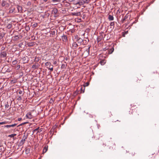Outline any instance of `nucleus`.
<instances>
[{"instance_id":"obj_3","label":"nucleus","mask_w":159,"mask_h":159,"mask_svg":"<svg viewBox=\"0 0 159 159\" xmlns=\"http://www.w3.org/2000/svg\"><path fill=\"white\" fill-rule=\"evenodd\" d=\"M7 56V53L6 52L3 51L1 53V58L6 57Z\"/></svg>"},{"instance_id":"obj_38","label":"nucleus","mask_w":159,"mask_h":159,"mask_svg":"<svg viewBox=\"0 0 159 159\" xmlns=\"http://www.w3.org/2000/svg\"><path fill=\"white\" fill-rule=\"evenodd\" d=\"M32 68L35 69L36 68V66L35 65H33L32 66Z\"/></svg>"},{"instance_id":"obj_45","label":"nucleus","mask_w":159,"mask_h":159,"mask_svg":"<svg viewBox=\"0 0 159 159\" xmlns=\"http://www.w3.org/2000/svg\"><path fill=\"white\" fill-rule=\"evenodd\" d=\"M37 25V24L36 23V24H34L33 25V26H34V27H35L36 26V25Z\"/></svg>"},{"instance_id":"obj_51","label":"nucleus","mask_w":159,"mask_h":159,"mask_svg":"<svg viewBox=\"0 0 159 159\" xmlns=\"http://www.w3.org/2000/svg\"><path fill=\"white\" fill-rule=\"evenodd\" d=\"M42 129H40V131H42V130H41Z\"/></svg>"},{"instance_id":"obj_33","label":"nucleus","mask_w":159,"mask_h":159,"mask_svg":"<svg viewBox=\"0 0 159 159\" xmlns=\"http://www.w3.org/2000/svg\"><path fill=\"white\" fill-rule=\"evenodd\" d=\"M22 98L20 96H19L17 98V100L18 101H20L21 100Z\"/></svg>"},{"instance_id":"obj_37","label":"nucleus","mask_w":159,"mask_h":159,"mask_svg":"<svg viewBox=\"0 0 159 159\" xmlns=\"http://www.w3.org/2000/svg\"><path fill=\"white\" fill-rule=\"evenodd\" d=\"M5 123V122H0V125H3Z\"/></svg>"},{"instance_id":"obj_24","label":"nucleus","mask_w":159,"mask_h":159,"mask_svg":"<svg viewBox=\"0 0 159 159\" xmlns=\"http://www.w3.org/2000/svg\"><path fill=\"white\" fill-rule=\"evenodd\" d=\"M16 134H11L8 136L9 137H11V138H13L14 137V136H16Z\"/></svg>"},{"instance_id":"obj_52","label":"nucleus","mask_w":159,"mask_h":159,"mask_svg":"<svg viewBox=\"0 0 159 159\" xmlns=\"http://www.w3.org/2000/svg\"><path fill=\"white\" fill-rule=\"evenodd\" d=\"M54 16L56 17V16H56V15H55V16Z\"/></svg>"},{"instance_id":"obj_2","label":"nucleus","mask_w":159,"mask_h":159,"mask_svg":"<svg viewBox=\"0 0 159 159\" xmlns=\"http://www.w3.org/2000/svg\"><path fill=\"white\" fill-rule=\"evenodd\" d=\"M85 3V2L84 0H81L80 1L77 2L75 4V5L78 4L80 6L83 5Z\"/></svg>"},{"instance_id":"obj_17","label":"nucleus","mask_w":159,"mask_h":159,"mask_svg":"<svg viewBox=\"0 0 159 159\" xmlns=\"http://www.w3.org/2000/svg\"><path fill=\"white\" fill-rule=\"evenodd\" d=\"M100 63L102 65H103L105 64L106 61L105 60H102L100 61Z\"/></svg>"},{"instance_id":"obj_26","label":"nucleus","mask_w":159,"mask_h":159,"mask_svg":"<svg viewBox=\"0 0 159 159\" xmlns=\"http://www.w3.org/2000/svg\"><path fill=\"white\" fill-rule=\"evenodd\" d=\"M9 107V105L8 103V102H7V103L5 104V108L7 109V108H8Z\"/></svg>"},{"instance_id":"obj_36","label":"nucleus","mask_w":159,"mask_h":159,"mask_svg":"<svg viewBox=\"0 0 159 159\" xmlns=\"http://www.w3.org/2000/svg\"><path fill=\"white\" fill-rule=\"evenodd\" d=\"M114 49L113 48H112L111 49V52H110V51L109 52L110 53H111L113 52L114 51Z\"/></svg>"},{"instance_id":"obj_43","label":"nucleus","mask_w":159,"mask_h":159,"mask_svg":"<svg viewBox=\"0 0 159 159\" xmlns=\"http://www.w3.org/2000/svg\"><path fill=\"white\" fill-rule=\"evenodd\" d=\"M57 63V62L56 61H55L53 62V64L54 65L56 64Z\"/></svg>"},{"instance_id":"obj_9","label":"nucleus","mask_w":159,"mask_h":159,"mask_svg":"<svg viewBox=\"0 0 159 159\" xmlns=\"http://www.w3.org/2000/svg\"><path fill=\"white\" fill-rule=\"evenodd\" d=\"M58 12V10L57 8H54L52 11V13L56 15Z\"/></svg>"},{"instance_id":"obj_8","label":"nucleus","mask_w":159,"mask_h":159,"mask_svg":"<svg viewBox=\"0 0 159 159\" xmlns=\"http://www.w3.org/2000/svg\"><path fill=\"white\" fill-rule=\"evenodd\" d=\"M72 15L73 16H79L80 15V12H73L72 13Z\"/></svg>"},{"instance_id":"obj_6","label":"nucleus","mask_w":159,"mask_h":159,"mask_svg":"<svg viewBox=\"0 0 159 159\" xmlns=\"http://www.w3.org/2000/svg\"><path fill=\"white\" fill-rule=\"evenodd\" d=\"M48 146L45 145L43 149V153H44L46 152L48 150Z\"/></svg>"},{"instance_id":"obj_44","label":"nucleus","mask_w":159,"mask_h":159,"mask_svg":"<svg viewBox=\"0 0 159 159\" xmlns=\"http://www.w3.org/2000/svg\"><path fill=\"white\" fill-rule=\"evenodd\" d=\"M24 136H25V137H27V136H25V135H23V137L22 139H25V137H24Z\"/></svg>"},{"instance_id":"obj_16","label":"nucleus","mask_w":159,"mask_h":159,"mask_svg":"<svg viewBox=\"0 0 159 159\" xmlns=\"http://www.w3.org/2000/svg\"><path fill=\"white\" fill-rule=\"evenodd\" d=\"M48 69L50 70L51 71H52L53 70V66L51 64L50 65Z\"/></svg>"},{"instance_id":"obj_20","label":"nucleus","mask_w":159,"mask_h":159,"mask_svg":"<svg viewBox=\"0 0 159 159\" xmlns=\"http://www.w3.org/2000/svg\"><path fill=\"white\" fill-rule=\"evenodd\" d=\"M19 38V37L18 35H16L14 37L13 40H18Z\"/></svg>"},{"instance_id":"obj_31","label":"nucleus","mask_w":159,"mask_h":159,"mask_svg":"<svg viewBox=\"0 0 159 159\" xmlns=\"http://www.w3.org/2000/svg\"><path fill=\"white\" fill-rule=\"evenodd\" d=\"M31 3L30 2H28L27 3V5L28 6H30L31 5Z\"/></svg>"},{"instance_id":"obj_18","label":"nucleus","mask_w":159,"mask_h":159,"mask_svg":"<svg viewBox=\"0 0 159 159\" xmlns=\"http://www.w3.org/2000/svg\"><path fill=\"white\" fill-rule=\"evenodd\" d=\"M15 10V8H11L10 9V10H9V13H12Z\"/></svg>"},{"instance_id":"obj_42","label":"nucleus","mask_w":159,"mask_h":159,"mask_svg":"<svg viewBox=\"0 0 159 159\" xmlns=\"http://www.w3.org/2000/svg\"><path fill=\"white\" fill-rule=\"evenodd\" d=\"M22 120V118H19L18 119V120L19 121H20Z\"/></svg>"},{"instance_id":"obj_40","label":"nucleus","mask_w":159,"mask_h":159,"mask_svg":"<svg viewBox=\"0 0 159 159\" xmlns=\"http://www.w3.org/2000/svg\"><path fill=\"white\" fill-rule=\"evenodd\" d=\"M53 102V100L52 99H50V100L49 102L51 103H52Z\"/></svg>"},{"instance_id":"obj_46","label":"nucleus","mask_w":159,"mask_h":159,"mask_svg":"<svg viewBox=\"0 0 159 159\" xmlns=\"http://www.w3.org/2000/svg\"><path fill=\"white\" fill-rule=\"evenodd\" d=\"M17 67L18 68H20V65H18Z\"/></svg>"},{"instance_id":"obj_1","label":"nucleus","mask_w":159,"mask_h":159,"mask_svg":"<svg viewBox=\"0 0 159 159\" xmlns=\"http://www.w3.org/2000/svg\"><path fill=\"white\" fill-rule=\"evenodd\" d=\"M26 116L27 118L29 119H31L33 117V116L32 115L31 113L30 112H29L28 113L26 114Z\"/></svg>"},{"instance_id":"obj_15","label":"nucleus","mask_w":159,"mask_h":159,"mask_svg":"<svg viewBox=\"0 0 159 159\" xmlns=\"http://www.w3.org/2000/svg\"><path fill=\"white\" fill-rule=\"evenodd\" d=\"M60 0H52V2L54 3V5H57V3L59 2H60Z\"/></svg>"},{"instance_id":"obj_23","label":"nucleus","mask_w":159,"mask_h":159,"mask_svg":"<svg viewBox=\"0 0 159 159\" xmlns=\"http://www.w3.org/2000/svg\"><path fill=\"white\" fill-rule=\"evenodd\" d=\"M12 27V25L11 24H9L7 26V28L8 29L11 28Z\"/></svg>"},{"instance_id":"obj_27","label":"nucleus","mask_w":159,"mask_h":159,"mask_svg":"<svg viewBox=\"0 0 159 159\" xmlns=\"http://www.w3.org/2000/svg\"><path fill=\"white\" fill-rule=\"evenodd\" d=\"M51 65V63L50 62H46L45 63V65L46 66H48L49 65L50 66V65Z\"/></svg>"},{"instance_id":"obj_7","label":"nucleus","mask_w":159,"mask_h":159,"mask_svg":"<svg viewBox=\"0 0 159 159\" xmlns=\"http://www.w3.org/2000/svg\"><path fill=\"white\" fill-rule=\"evenodd\" d=\"M23 61L24 62V63H27L28 61V58L27 57H24L22 58Z\"/></svg>"},{"instance_id":"obj_53","label":"nucleus","mask_w":159,"mask_h":159,"mask_svg":"<svg viewBox=\"0 0 159 159\" xmlns=\"http://www.w3.org/2000/svg\"><path fill=\"white\" fill-rule=\"evenodd\" d=\"M40 132V131H38V132H37V133H38V132Z\"/></svg>"},{"instance_id":"obj_29","label":"nucleus","mask_w":159,"mask_h":159,"mask_svg":"<svg viewBox=\"0 0 159 159\" xmlns=\"http://www.w3.org/2000/svg\"><path fill=\"white\" fill-rule=\"evenodd\" d=\"M27 123H28V122H25L22 123L20 124V125H18V127L19 126H21V125H24L25 124H27Z\"/></svg>"},{"instance_id":"obj_10","label":"nucleus","mask_w":159,"mask_h":159,"mask_svg":"<svg viewBox=\"0 0 159 159\" xmlns=\"http://www.w3.org/2000/svg\"><path fill=\"white\" fill-rule=\"evenodd\" d=\"M108 19L109 20H114V17L113 16L111 15H109Z\"/></svg>"},{"instance_id":"obj_4","label":"nucleus","mask_w":159,"mask_h":159,"mask_svg":"<svg viewBox=\"0 0 159 159\" xmlns=\"http://www.w3.org/2000/svg\"><path fill=\"white\" fill-rule=\"evenodd\" d=\"M62 39L64 42H66L67 40V38L66 35H63L62 36Z\"/></svg>"},{"instance_id":"obj_25","label":"nucleus","mask_w":159,"mask_h":159,"mask_svg":"<svg viewBox=\"0 0 159 159\" xmlns=\"http://www.w3.org/2000/svg\"><path fill=\"white\" fill-rule=\"evenodd\" d=\"M17 62V61L15 60L12 62V64L13 65H16Z\"/></svg>"},{"instance_id":"obj_49","label":"nucleus","mask_w":159,"mask_h":159,"mask_svg":"<svg viewBox=\"0 0 159 159\" xmlns=\"http://www.w3.org/2000/svg\"><path fill=\"white\" fill-rule=\"evenodd\" d=\"M97 39H98V42H99L100 41V40H98V38H97Z\"/></svg>"},{"instance_id":"obj_35","label":"nucleus","mask_w":159,"mask_h":159,"mask_svg":"<svg viewBox=\"0 0 159 159\" xmlns=\"http://www.w3.org/2000/svg\"><path fill=\"white\" fill-rule=\"evenodd\" d=\"M30 150L29 149H26V153H28L29 152Z\"/></svg>"},{"instance_id":"obj_30","label":"nucleus","mask_w":159,"mask_h":159,"mask_svg":"<svg viewBox=\"0 0 159 159\" xmlns=\"http://www.w3.org/2000/svg\"><path fill=\"white\" fill-rule=\"evenodd\" d=\"M27 123H28V122H25L22 123L20 124V125H18V127L19 126H21V125H24L25 124H27Z\"/></svg>"},{"instance_id":"obj_11","label":"nucleus","mask_w":159,"mask_h":159,"mask_svg":"<svg viewBox=\"0 0 159 159\" xmlns=\"http://www.w3.org/2000/svg\"><path fill=\"white\" fill-rule=\"evenodd\" d=\"M110 25L111 26V28L112 30L114 29L115 26V23L114 22H111L110 23Z\"/></svg>"},{"instance_id":"obj_28","label":"nucleus","mask_w":159,"mask_h":159,"mask_svg":"<svg viewBox=\"0 0 159 159\" xmlns=\"http://www.w3.org/2000/svg\"><path fill=\"white\" fill-rule=\"evenodd\" d=\"M66 68V66L65 64H62L61 66V69L65 68Z\"/></svg>"},{"instance_id":"obj_14","label":"nucleus","mask_w":159,"mask_h":159,"mask_svg":"<svg viewBox=\"0 0 159 159\" xmlns=\"http://www.w3.org/2000/svg\"><path fill=\"white\" fill-rule=\"evenodd\" d=\"M17 9L19 12H21L22 11V7L21 6H17Z\"/></svg>"},{"instance_id":"obj_54","label":"nucleus","mask_w":159,"mask_h":159,"mask_svg":"<svg viewBox=\"0 0 159 159\" xmlns=\"http://www.w3.org/2000/svg\"><path fill=\"white\" fill-rule=\"evenodd\" d=\"M80 8V7H77L78 8Z\"/></svg>"},{"instance_id":"obj_19","label":"nucleus","mask_w":159,"mask_h":159,"mask_svg":"<svg viewBox=\"0 0 159 159\" xmlns=\"http://www.w3.org/2000/svg\"><path fill=\"white\" fill-rule=\"evenodd\" d=\"M90 47L89 46L88 48L85 51V52H86L87 53H88V54H89V50H90Z\"/></svg>"},{"instance_id":"obj_5","label":"nucleus","mask_w":159,"mask_h":159,"mask_svg":"<svg viewBox=\"0 0 159 159\" xmlns=\"http://www.w3.org/2000/svg\"><path fill=\"white\" fill-rule=\"evenodd\" d=\"M17 125V124L15 123L11 125H7L5 126V127L7 128L10 127H14L16 125Z\"/></svg>"},{"instance_id":"obj_21","label":"nucleus","mask_w":159,"mask_h":159,"mask_svg":"<svg viewBox=\"0 0 159 159\" xmlns=\"http://www.w3.org/2000/svg\"><path fill=\"white\" fill-rule=\"evenodd\" d=\"M6 2L5 1L3 0L2 3V6L4 7L6 5Z\"/></svg>"},{"instance_id":"obj_41","label":"nucleus","mask_w":159,"mask_h":159,"mask_svg":"<svg viewBox=\"0 0 159 159\" xmlns=\"http://www.w3.org/2000/svg\"><path fill=\"white\" fill-rule=\"evenodd\" d=\"M23 93V91H22L20 90L19 92V94H21Z\"/></svg>"},{"instance_id":"obj_32","label":"nucleus","mask_w":159,"mask_h":159,"mask_svg":"<svg viewBox=\"0 0 159 159\" xmlns=\"http://www.w3.org/2000/svg\"><path fill=\"white\" fill-rule=\"evenodd\" d=\"M127 16H125L124 18L122 20V22H124V21L127 18Z\"/></svg>"},{"instance_id":"obj_13","label":"nucleus","mask_w":159,"mask_h":159,"mask_svg":"<svg viewBox=\"0 0 159 159\" xmlns=\"http://www.w3.org/2000/svg\"><path fill=\"white\" fill-rule=\"evenodd\" d=\"M78 46V44L75 42L74 43L72 44V47L74 49H76Z\"/></svg>"},{"instance_id":"obj_34","label":"nucleus","mask_w":159,"mask_h":159,"mask_svg":"<svg viewBox=\"0 0 159 159\" xmlns=\"http://www.w3.org/2000/svg\"><path fill=\"white\" fill-rule=\"evenodd\" d=\"M39 129V127L34 129L33 131V133H34V132H35V131H37Z\"/></svg>"},{"instance_id":"obj_48","label":"nucleus","mask_w":159,"mask_h":159,"mask_svg":"<svg viewBox=\"0 0 159 159\" xmlns=\"http://www.w3.org/2000/svg\"><path fill=\"white\" fill-rule=\"evenodd\" d=\"M74 0H69V1L70 2H71V1H73Z\"/></svg>"},{"instance_id":"obj_50","label":"nucleus","mask_w":159,"mask_h":159,"mask_svg":"<svg viewBox=\"0 0 159 159\" xmlns=\"http://www.w3.org/2000/svg\"><path fill=\"white\" fill-rule=\"evenodd\" d=\"M116 121H119V120H117L116 121H114V122H116Z\"/></svg>"},{"instance_id":"obj_39","label":"nucleus","mask_w":159,"mask_h":159,"mask_svg":"<svg viewBox=\"0 0 159 159\" xmlns=\"http://www.w3.org/2000/svg\"><path fill=\"white\" fill-rule=\"evenodd\" d=\"M89 85V83L88 82H87L86 83L85 86H87Z\"/></svg>"},{"instance_id":"obj_22","label":"nucleus","mask_w":159,"mask_h":159,"mask_svg":"<svg viewBox=\"0 0 159 159\" xmlns=\"http://www.w3.org/2000/svg\"><path fill=\"white\" fill-rule=\"evenodd\" d=\"M83 39L81 38H79L78 40V43H80L83 42Z\"/></svg>"},{"instance_id":"obj_47","label":"nucleus","mask_w":159,"mask_h":159,"mask_svg":"<svg viewBox=\"0 0 159 159\" xmlns=\"http://www.w3.org/2000/svg\"><path fill=\"white\" fill-rule=\"evenodd\" d=\"M48 0H43V1L45 2H46Z\"/></svg>"},{"instance_id":"obj_12","label":"nucleus","mask_w":159,"mask_h":159,"mask_svg":"<svg viewBox=\"0 0 159 159\" xmlns=\"http://www.w3.org/2000/svg\"><path fill=\"white\" fill-rule=\"evenodd\" d=\"M25 139H22L20 141V143H21L22 144H24L25 143V141L26 139H27V137L24 136Z\"/></svg>"}]
</instances>
